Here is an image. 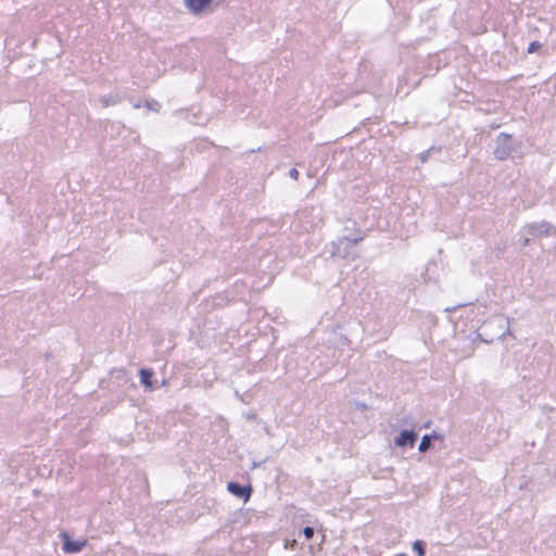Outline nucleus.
Wrapping results in <instances>:
<instances>
[{
  "label": "nucleus",
  "instance_id": "6e6552de",
  "mask_svg": "<svg viewBox=\"0 0 556 556\" xmlns=\"http://www.w3.org/2000/svg\"><path fill=\"white\" fill-rule=\"evenodd\" d=\"M540 49H541V43L539 41H532L528 46L527 52L534 53V52H538Z\"/></svg>",
  "mask_w": 556,
  "mask_h": 556
},
{
  "label": "nucleus",
  "instance_id": "1a4fd4ad",
  "mask_svg": "<svg viewBox=\"0 0 556 556\" xmlns=\"http://www.w3.org/2000/svg\"><path fill=\"white\" fill-rule=\"evenodd\" d=\"M303 533H304V536L307 539V540H311L314 535V529L311 528V527H305L304 530H303Z\"/></svg>",
  "mask_w": 556,
  "mask_h": 556
},
{
  "label": "nucleus",
  "instance_id": "20e7f679",
  "mask_svg": "<svg viewBox=\"0 0 556 556\" xmlns=\"http://www.w3.org/2000/svg\"><path fill=\"white\" fill-rule=\"evenodd\" d=\"M417 440V435L413 431H403L397 438H396V445L397 446H414L415 442Z\"/></svg>",
  "mask_w": 556,
  "mask_h": 556
},
{
  "label": "nucleus",
  "instance_id": "9d476101",
  "mask_svg": "<svg viewBox=\"0 0 556 556\" xmlns=\"http://www.w3.org/2000/svg\"><path fill=\"white\" fill-rule=\"evenodd\" d=\"M290 176H291L293 179H295V180H296V179H298V177H299V172H298L295 168H292V169L290 170Z\"/></svg>",
  "mask_w": 556,
  "mask_h": 556
},
{
  "label": "nucleus",
  "instance_id": "f03ea898",
  "mask_svg": "<svg viewBox=\"0 0 556 556\" xmlns=\"http://www.w3.org/2000/svg\"><path fill=\"white\" fill-rule=\"evenodd\" d=\"M228 491L237 497L243 498L244 502L249 501L251 496V488L242 486L236 482H229L227 485Z\"/></svg>",
  "mask_w": 556,
  "mask_h": 556
},
{
  "label": "nucleus",
  "instance_id": "9b49d317",
  "mask_svg": "<svg viewBox=\"0 0 556 556\" xmlns=\"http://www.w3.org/2000/svg\"><path fill=\"white\" fill-rule=\"evenodd\" d=\"M395 556H406L405 554H400V555H395Z\"/></svg>",
  "mask_w": 556,
  "mask_h": 556
},
{
  "label": "nucleus",
  "instance_id": "39448f33",
  "mask_svg": "<svg viewBox=\"0 0 556 556\" xmlns=\"http://www.w3.org/2000/svg\"><path fill=\"white\" fill-rule=\"evenodd\" d=\"M140 381L141 383L148 388L149 390H152V376L153 372L150 369H141L140 370Z\"/></svg>",
  "mask_w": 556,
  "mask_h": 556
},
{
  "label": "nucleus",
  "instance_id": "0eeeda50",
  "mask_svg": "<svg viewBox=\"0 0 556 556\" xmlns=\"http://www.w3.org/2000/svg\"><path fill=\"white\" fill-rule=\"evenodd\" d=\"M430 446V438L428 435L422 437L421 442L419 444V451L426 452Z\"/></svg>",
  "mask_w": 556,
  "mask_h": 556
},
{
  "label": "nucleus",
  "instance_id": "7ed1b4c3",
  "mask_svg": "<svg viewBox=\"0 0 556 556\" xmlns=\"http://www.w3.org/2000/svg\"><path fill=\"white\" fill-rule=\"evenodd\" d=\"M213 0H185L186 7L195 14L206 10Z\"/></svg>",
  "mask_w": 556,
  "mask_h": 556
},
{
  "label": "nucleus",
  "instance_id": "f257e3e1",
  "mask_svg": "<svg viewBox=\"0 0 556 556\" xmlns=\"http://www.w3.org/2000/svg\"><path fill=\"white\" fill-rule=\"evenodd\" d=\"M63 540V551L67 554H75L80 552L87 544V541L84 540L81 542L79 541H72L70 535L66 533H63L62 535Z\"/></svg>",
  "mask_w": 556,
  "mask_h": 556
},
{
  "label": "nucleus",
  "instance_id": "423d86ee",
  "mask_svg": "<svg viewBox=\"0 0 556 556\" xmlns=\"http://www.w3.org/2000/svg\"><path fill=\"white\" fill-rule=\"evenodd\" d=\"M413 549L418 554V556H425L426 554L425 544L421 541H416L413 544Z\"/></svg>",
  "mask_w": 556,
  "mask_h": 556
}]
</instances>
